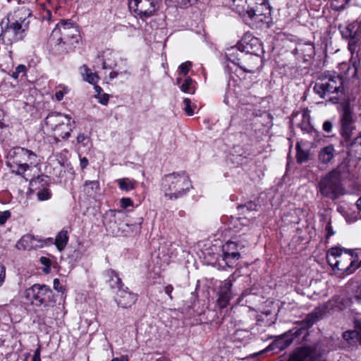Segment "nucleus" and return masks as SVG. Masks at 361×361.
<instances>
[{
  "label": "nucleus",
  "mask_w": 361,
  "mask_h": 361,
  "mask_svg": "<svg viewBox=\"0 0 361 361\" xmlns=\"http://www.w3.org/2000/svg\"><path fill=\"white\" fill-rule=\"evenodd\" d=\"M328 309L327 304H324L314 308L310 313L307 314L305 317L299 322L300 327L299 329L291 330L288 333L283 334L282 336L273 342L269 348L271 350L279 349L283 350L290 345L294 339L303 335V339L308 336V329L312 327L314 324L321 320Z\"/></svg>",
  "instance_id": "1"
},
{
  "label": "nucleus",
  "mask_w": 361,
  "mask_h": 361,
  "mask_svg": "<svg viewBox=\"0 0 361 361\" xmlns=\"http://www.w3.org/2000/svg\"><path fill=\"white\" fill-rule=\"evenodd\" d=\"M317 194L331 200H336L346 193L341 166L322 175L316 185Z\"/></svg>",
  "instance_id": "2"
},
{
  "label": "nucleus",
  "mask_w": 361,
  "mask_h": 361,
  "mask_svg": "<svg viewBox=\"0 0 361 361\" xmlns=\"http://www.w3.org/2000/svg\"><path fill=\"white\" fill-rule=\"evenodd\" d=\"M80 36L78 27L69 21H61L52 31L50 41L57 47L59 52H68L79 43Z\"/></svg>",
  "instance_id": "3"
},
{
  "label": "nucleus",
  "mask_w": 361,
  "mask_h": 361,
  "mask_svg": "<svg viewBox=\"0 0 361 361\" xmlns=\"http://www.w3.org/2000/svg\"><path fill=\"white\" fill-rule=\"evenodd\" d=\"M161 185L164 196L170 200L182 197L192 188L191 181L185 172H173L165 175Z\"/></svg>",
  "instance_id": "4"
},
{
  "label": "nucleus",
  "mask_w": 361,
  "mask_h": 361,
  "mask_svg": "<svg viewBox=\"0 0 361 361\" xmlns=\"http://www.w3.org/2000/svg\"><path fill=\"white\" fill-rule=\"evenodd\" d=\"M37 156L30 150L23 147L11 149L7 155L6 165L13 173L23 174L30 166L36 164Z\"/></svg>",
  "instance_id": "5"
},
{
  "label": "nucleus",
  "mask_w": 361,
  "mask_h": 361,
  "mask_svg": "<svg viewBox=\"0 0 361 361\" xmlns=\"http://www.w3.org/2000/svg\"><path fill=\"white\" fill-rule=\"evenodd\" d=\"M329 264L334 269L347 274L353 273L359 267L353 255L348 251L339 248H331L327 254Z\"/></svg>",
  "instance_id": "6"
},
{
  "label": "nucleus",
  "mask_w": 361,
  "mask_h": 361,
  "mask_svg": "<svg viewBox=\"0 0 361 361\" xmlns=\"http://www.w3.org/2000/svg\"><path fill=\"white\" fill-rule=\"evenodd\" d=\"M233 2V9L243 17L246 16L250 19L255 17L267 15L263 13L264 7L268 11L267 14H270L269 6L266 0H231Z\"/></svg>",
  "instance_id": "7"
},
{
  "label": "nucleus",
  "mask_w": 361,
  "mask_h": 361,
  "mask_svg": "<svg viewBox=\"0 0 361 361\" xmlns=\"http://www.w3.org/2000/svg\"><path fill=\"white\" fill-rule=\"evenodd\" d=\"M25 295L32 303L35 302L37 305L47 307L49 305V303L55 302L51 289L44 284H34L30 288L26 289Z\"/></svg>",
  "instance_id": "8"
},
{
  "label": "nucleus",
  "mask_w": 361,
  "mask_h": 361,
  "mask_svg": "<svg viewBox=\"0 0 361 361\" xmlns=\"http://www.w3.org/2000/svg\"><path fill=\"white\" fill-rule=\"evenodd\" d=\"M343 79L339 75H325L319 78L314 87V92L322 98L338 92L342 87Z\"/></svg>",
  "instance_id": "9"
},
{
  "label": "nucleus",
  "mask_w": 361,
  "mask_h": 361,
  "mask_svg": "<svg viewBox=\"0 0 361 361\" xmlns=\"http://www.w3.org/2000/svg\"><path fill=\"white\" fill-rule=\"evenodd\" d=\"M326 350L321 343L314 346H304L298 348L288 361H318Z\"/></svg>",
  "instance_id": "10"
},
{
  "label": "nucleus",
  "mask_w": 361,
  "mask_h": 361,
  "mask_svg": "<svg viewBox=\"0 0 361 361\" xmlns=\"http://www.w3.org/2000/svg\"><path fill=\"white\" fill-rule=\"evenodd\" d=\"M1 27V37L3 40L12 43L22 39V33L25 30L23 25H19L18 23L12 21L9 17L2 20Z\"/></svg>",
  "instance_id": "11"
},
{
  "label": "nucleus",
  "mask_w": 361,
  "mask_h": 361,
  "mask_svg": "<svg viewBox=\"0 0 361 361\" xmlns=\"http://www.w3.org/2000/svg\"><path fill=\"white\" fill-rule=\"evenodd\" d=\"M159 0H130L129 8L141 18L151 16L158 7Z\"/></svg>",
  "instance_id": "12"
},
{
  "label": "nucleus",
  "mask_w": 361,
  "mask_h": 361,
  "mask_svg": "<svg viewBox=\"0 0 361 361\" xmlns=\"http://www.w3.org/2000/svg\"><path fill=\"white\" fill-rule=\"evenodd\" d=\"M342 36L349 39L348 47L351 51L355 49L356 44L361 41V22H355L345 27L339 26Z\"/></svg>",
  "instance_id": "13"
},
{
  "label": "nucleus",
  "mask_w": 361,
  "mask_h": 361,
  "mask_svg": "<svg viewBox=\"0 0 361 361\" xmlns=\"http://www.w3.org/2000/svg\"><path fill=\"white\" fill-rule=\"evenodd\" d=\"M232 285L233 283L230 280L225 281L220 285L218 292V299L216 300V305L220 309L226 307L233 297L231 291Z\"/></svg>",
  "instance_id": "14"
},
{
  "label": "nucleus",
  "mask_w": 361,
  "mask_h": 361,
  "mask_svg": "<svg viewBox=\"0 0 361 361\" xmlns=\"http://www.w3.org/2000/svg\"><path fill=\"white\" fill-rule=\"evenodd\" d=\"M71 120V117L68 115L59 112H51L46 117L45 124L53 132L54 130H59L60 132V130L58 128L61 126L64 122L70 121Z\"/></svg>",
  "instance_id": "15"
},
{
  "label": "nucleus",
  "mask_w": 361,
  "mask_h": 361,
  "mask_svg": "<svg viewBox=\"0 0 361 361\" xmlns=\"http://www.w3.org/2000/svg\"><path fill=\"white\" fill-rule=\"evenodd\" d=\"M137 300V295L126 289L118 290L116 301L118 306L127 308L133 305Z\"/></svg>",
  "instance_id": "16"
},
{
  "label": "nucleus",
  "mask_w": 361,
  "mask_h": 361,
  "mask_svg": "<svg viewBox=\"0 0 361 361\" xmlns=\"http://www.w3.org/2000/svg\"><path fill=\"white\" fill-rule=\"evenodd\" d=\"M31 16V11L25 6H23L16 10L13 14L9 15L8 17L13 21L19 24V25H23V29H26L28 27L29 21L27 18Z\"/></svg>",
  "instance_id": "17"
},
{
  "label": "nucleus",
  "mask_w": 361,
  "mask_h": 361,
  "mask_svg": "<svg viewBox=\"0 0 361 361\" xmlns=\"http://www.w3.org/2000/svg\"><path fill=\"white\" fill-rule=\"evenodd\" d=\"M338 152L333 145H326L319 150L318 153V161L320 164H328L331 163Z\"/></svg>",
  "instance_id": "18"
},
{
  "label": "nucleus",
  "mask_w": 361,
  "mask_h": 361,
  "mask_svg": "<svg viewBox=\"0 0 361 361\" xmlns=\"http://www.w3.org/2000/svg\"><path fill=\"white\" fill-rule=\"evenodd\" d=\"M35 236L27 234L23 235L16 243V247L18 250H30L37 247V242H39Z\"/></svg>",
  "instance_id": "19"
},
{
  "label": "nucleus",
  "mask_w": 361,
  "mask_h": 361,
  "mask_svg": "<svg viewBox=\"0 0 361 361\" xmlns=\"http://www.w3.org/2000/svg\"><path fill=\"white\" fill-rule=\"evenodd\" d=\"M75 128V121L73 120H71L70 121H66L63 124L59 127L58 128L60 130H54V135L62 139H68L71 135V132Z\"/></svg>",
  "instance_id": "20"
},
{
  "label": "nucleus",
  "mask_w": 361,
  "mask_h": 361,
  "mask_svg": "<svg viewBox=\"0 0 361 361\" xmlns=\"http://www.w3.org/2000/svg\"><path fill=\"white\" fill-rule=\"evenodd\" d=\"M99 189V183L97 180H87L83 185V192L90 197H94Z\"/></svg>",
  "instance_id": "21"
},
{
  "label": "nucleus",
  "mask_w": 361,
  "mask_h": 361,
  "mask_svg": "<svg viewBox=\"0 0 361 361\" xmlns=\"http://www.w3.org/2000/svg\"><path fill=\"white\" fill-rule=\"evenodd\" d=\"M106 276L109 277V283L112 288H122L123 283L118 274L113 269H109L106 271Z\"/></svg>",
  "instance_id": "22"
},
{
  "label": "nucleus",
  "mask_w": 361,
  "mask_h": 361,
  "mask_svg": "<svg viewBox=\"0 0 361 361\" xmlns=\"http://www.w3.org/2000/svg\"><path fill=\"white\" fill-rule=\"evenodd\" d=\"M349 151L355 158L361 159V135L356 137L350 144Z\"/></svg>",
  "instance_id": "23"
},
{
  "label": "nucleus",
  "mask_w": 361,
  "mask_h": 361,
  "mask_svg": "<svg viewBox=\"0 0 361 361\" xmlns=\"http://www.w3.org/2000/svg\"><path fill=\"white\" fill-rule=\"evenodd\" d=\"M68 241V233L66 231H61L55 238V245L59 251H62Z\"/></svg>",
  "instance_id": "24"
},
{
  "label": "nucleus",
  "mask_w": 361,
  "mask_h": 361,
  "mask_svg": "<svg viewBox=\"0 0 361 361\" xmlns=\"http://www.w3.org/2000/svg\"><path fill=\"white\" fill-rule=\"evenodd\" d=\"M243 249V246H239L235 242L228 241L222 247V251L224 254H240V251Z\"/></svg>",
  "instance_id": "25"
},
{
  "label": "nucleus",
  "mask_w": 361,
  "mask_h": 361,
  "mask_svg": "<svg viewBox=\"0 0 361 361\" xmlns=\"http://www.w3.org/2000/svg\"><path fill=\"white\" fill-rule=\"evenodd\" d=\"M81 74L83 79L90 84H96L98 81L97 75L92 73L89 68L85 65H83L81 68Z\"/></svg>",
  "instance_id": "26"
},
{
  "label": "nucleus",
  "mask_w": 361,
  "mask_h": 361,
  "mask_svg": "<svg viewBox=\"0 0 361 361\" xmlns=\"http://www.w3.org/2000/svg\"><path fill=\"white\" fill-rule=\"evenodd\" d=\"M341 123H353V110L348 103H345L343 106Z\"/></svg>",
  "instance_id": "27"
},
{
  "label": "nucleus",
  "mask_w": 361,
  "mask_h": 361,
  "mask_svg": "<svg viewBox=\"0 0 361 361\" xmlns=\"http://www.w3.org/2000/svg\"><path fill=\"white\" fill-rule=\"evenodd\" d=\"M296 159L297 161L300 164L305 162L308 161L310 157V152L307 149H303L301 147L300 143L299 142L296 144Z\"/></svg>",
  "instance_id": "28"
},
{
  "label": "nucleus",
  "mask_w": 361,
  "mask_h": 361,
  "mask_svg": "<svg viewBox=\"0 0 361 361\" xmlns=\"http://www.w3.org/2000/svg\"><path fill=\"white\" fill-rule=\"evenodd\" d=\"M197 1V0H165L168 5L180 8L191 6L196 3Z\"/></svg>",
  "instance_id": "29"
},
{
  "label": "nucleus",
  "mask_w": 361,
  "mask_h": 361,
  "mask_svg": "<svg viewBox=\"0 0 361 361\" xmlns=\"http://www.w3.org/2000/svg\"><path fill=\"white\" fill-rule=\"evenodd\" d=\"M119 188L122 190L129 191L135 187L136 182L129 178H121L117 180Z\"/></svg>",
  "instance_id": "30"
},
{
  "label": "nucleus",
  "mask_w": 361,
  "mask_h": 361,
  "mask_svg": "<svg viewBox=\"0 0 361 361\" xmlns=\"http://www.w3.org/2000/svg\"><path fill=\"white\" fill-rule=\"evenodd\" d=\"M180 90L185 93L194 94L195 89L193 80L190 77L186 78L180 85Z\"/></svg>",
  "instance_id": "31"
},
{
  "label": "nucleus",
  "mask_w": 361,
  "mask_h": 361,
  "mask_svg": "<svg viewBox=\"0 0 361 361\" xmlns=\"http://www.w3.org/2000/svg\"><path fill=\"white\" fill-rule=\"evenodd\" d=\"M341 133L345 140H348L354 129L353 123H341Z\"/></svg>",
  "instance_id": "32"
},
{
  "label": "nucleus",
  "mask_w": 361,
  "mask_h": 361,
  "mask_svg": "<svg viewBox=\"0 0 361 361\" xmlns=\"http://www.w3.org/2000/svg\"><path fill=\"white\" fill-rule=\"evenodd\" d=\"M240 258V254H224L223 253V260L225 262L226 264L232 267L235 265V262Z\"/></svg>",
  "instance_id": "33"
},
{
  "label": "nucleus",
  "mask_w": 361,
  "mask_h": 361,
  "mask_svg": "<svg viewBox=\"0 0 361 361\" xmlns=\"http://www.w3.org/2000/svg\"><path fill=\"white\" fill-rule=\"evenodd\" d=\"M297 50L305 54V56L312 57L314 54V47L311 43L300 45Z\"/></svg>",
  "instance_id": "34"
},
{
  "label": "nucleus",
  "mask_w": 361,
  "mask_h": 361,
  "mask_svg": "<svg viewBox=\"0 0 361 361\" xmlns=\"http://www.w3.org/2000/svg\"><path fill=\"white\" fill-rule=\"evenodd\" d=\"M350 0H332L331 8L335 11H342L348 4Z\"/></svg>",
  "instance_id": "35"
},
{
  "label": "nucleus",
  "mask_w": 361,
  "mask_h": 361,
  "mask_svg": "<svg viewBox=\"0 0 361 361\" xmlns=\"http://www.w3.org/2000/svg\"><path fill=\"white\" fill-rule=\"evenodd\" d=\"M343 338L350 341L351 340L357 339V322L355 323V329L352 331H346L343 334Z\"/></svg>",
  "instance_id": "36"
},
{
  "label": "nucleus",
  "mask_w": 361,
  "mask_h": 361,
  "mask_svg": "<svg viewBox=\"0 0 361 361\" xmlns=\"http://www.w3.org/2000/svg\"><path fill=\"white\" fill-rule=\"evenodd\" d=\"M37 196L39 200L44 201L49 200L51 197V193L48 188H42L39 190V191L37 192Z\"/></svg>",
  "instance_id": "37"
},
{
  "label": "nucleus",
  "mask_w": 361,
  "mask_h": 361,
  "mask_svg": "<svg viewBox=\"0 0 361 361\" xmlns=\"http://www.w3.org/2000/svg\"><path fill=\"white\" fill-rule=\"evenodd\" d=\"M26 71V67L24 65H19L16 68L15 71L12 74V77L18 80L20 77H23L25 75Z\"/></svg>",
  "instance_id": "38"
},
{
  "label": "nucleus",
  "mask_w": 361,
  "mask_h": 361,
  "mask_svg": "<svg viewBox=\"0 0 361 361\" xmlns=\"http://www.w3.org/2000/svg\"><path fill=\"white\" fill-rule=\"evenodd\" d=\"M183 104L185 105L184 110L187 113L188 115L192 116L194 114L193 109L191 106V101L188 98H185L183 100Z\"/></svg>",
  "instance_id": "39"
},
{
  "label": "nucleus",
  "mask_w": 361,
  "mask_h": 361,
  "mask_svg": "<svg viewBox=\"0 0 361 361\" xmlns=\"http://www.w3.org/2000/svg\"><path fill=\"white\" fill-rule=\"evenodd\" d=\"M191 66H192V63L190 61H186L180 65L179 71L181 73H183L184 75H185L189 72Z\"/></svg>",
  "instance_id": "40"
},
{
  "label": "nucleus",
  "mask_w": 361,
  "mask_h": 361,
  "mask_svg": "<svg viewBox=\"0 0 361 361\" xmlns=\"http://www.w3.org/2000/svg\"><path fill=\"white\" fill-rule=\"evenodd\" d=\"M68 92V89L66 87H63L61 90H59L55 93V97L57 101L63 99L65 94Z\"/></svg>",
  "instance_id": "41"
},
{
  "label": "nucleus",
  "mask_w": 361,
  "mask_h": 361,
  "mask_svg": "<svg viewBox=\"0 0 361 361\" xmlns=\"http://www.w3.org/2000/svg\"><path fill=\"white\" fill-rule=\"evenodd\" d=\"M11 212L9 211H4L0 212V225H3L10 218Z\"/></svg>",
  "instance_id": "42"
},
{
  "label": "nucleus",
  "mask_w": 361,
  "mask_h": 361,
  "mask_svg": "<svg viewBox=\"0 0 361 361\" xmlns=\"http://www.w3.org/2000/svg\"><path fill=\"white\" fill-rule=\"evenodd\" d=\"M120 204H121V207L123 209H126L128 207L131 206L133 204V201L130 198L123 197L120 200Z\"/></svg>",
  "instance_id": "43"
},
{
  "label": "nucleus",
  "mask_w": 361,
  "mask_h": 361,
  "mask_svg": "<svg viewBox=\"0 0 361 361\" xmlns=\"http://www.w3.org/2000/svg\"><path fill=\"white\" fill-rule=\"evenodd\" d=\"M97 98L98 99L100 104L106 105L109 99V96L108 94L104 93L97 96Z\"/></svg>",
  "instance_id": "44"
},
{
  "label": "nucleus",
  "mask_w": 361,
  "mask_h": 361,
  "mask_svg": "<svg viewBox=\"0 0 361 361\" xmlns=\"http://www.w3.org/2000/svg\"><path fill=\"white\" fill-rule=\"evenodd\" d=\"M54 288L59 292L63 293L64 291L63 287L61 285L60 281L55 279L53 281Z\"/></svg>",
  "instance_id": "45"
},
{
  "label": "nucleus",
  "mask_w": 361,
  "mask_h": 361,
  "mask_svg": "<svg viewBox=\"0 0 361 361\" xmlns=\"http://www.w3.org/2000/svg\"><path fill=\"white\" fill-rule=\"evenodd\" d=\"M300 128L302 131H305L307 133H310L313 131L312 128L310 125L309 122H305L300 124Z\"/></svg>",
  "instance_id": "46"
},
{
  "label": "nucleus",
  "mask_w": 361,
  "mask_h": 361,
  "mask_svg": "<svg viewBox=\"0 0 361 361\" xmlns=\"http://www.w3.org/2000/svg\"><path fill=\"white\" fill-rule=\"evenodd\" d=\"M6 278V269L4 266L0 264V287L2 286Z\"/></svg>",
  "instance_id": "47"
},
{
  "label": "nucleus",
  "mask_w": 361,
  "mask_h": 361,
  "mask_svg": "<svg viewBox=\"0 0 361 361\" xmlns=\"http://www.w3.org/2000/svg\"><path fill=\"white\" fill-rule=\"evenodd\" d=\"M333 124L330 121H326L323 123L322 128L326 133H330L332 130Z\"/></svg>",
  "instance_id": "48"
},
{
  "label": "nucleus",
  "mask_w": 361,
  "mask_h": 361,
  "mask_svg": "<svg viewBox=\"0 0 361 361\" xmlns=\"http://www.w3.org/2000/svg\"><path fill=\"white\" fill-rule=\"evenodd\" d=\"M240 61V59H237V61H233V62L235 64H237L240 68H242L245 72H249V73L253 72V70L250 69V68L245 67V66H243Z\"/></svg>",
  "instance_id": "49"
},
{
  "label": "nucleus",
  "mask_w": 361,
  "mask_h": 361,
  "mask_svg": "<svg viewBox=\"0 0 361 361\" xmlns=\"http://www.w3.org/2000/svg\"><path fill=\"white\" fill-rule=\"evenodd\" d=\"M32 361H41L40 360V348L36 349L32 357Z\"/></svg>",
  "instance_id": "50"
},
{
  "label": "nucleus",
  "mask_w": 361,
  "mask_h": 361,
  "mask_svg": "<svg viewBox=\"0 0 361 361\" xmlns=\"http://www.w3.org/2000/svg\"><path fill=\"white\" fill-rule=\"evenodd\" d=\"M173 290V288L171 285H168L165 287L164 290L165 293L169 296L171 299H172L171 293Z\"/></svg>",
  "instance_id": "51"
},
{
  "label": "nucleus",
  "mask_w": 361,
  "mask_h": 361,
  "mask_svg": "<svg viewBox=\"0 0 361 361\" xmlns=\"http://www.w3.org/2000/svg\"><path fill=\"white\" fill-rule=\"evenodd\" d=\"M142 221H143L142 217H138L136 219V221H135V222L133 224H131V225L137 226L138 229H140Z\"/></svg>",
  "instance_id": "52"
},
{
  "label": "nucleus",
  "mask_w": 361,
  "mask_h": 361,
  "mask_svg": "<svg viewBox=\"0 0 361 361\" xmlns=\"http://www.w3.org/2000/svg\"><path fill=\"white\" fill-rule=\"evenodd\" d=\"M80 167L82 169H84L85 168H86L88 164V160L86 157L81 158L80 160Z\"/></svg>",
  "instance_id": "53"
},
{
  "label": "nucleus",
  "mask_w": 361,
  "mask_h": 361,
  "mask_svg": "<svg viewBox=\"0 0 361 361\" xmlns=\"http://www.w3.org/2000/svg\"><path fill=\"white\" fill-rule=\"evenodd\" d=\"M357 340L361 343V323L357 321Z\"/></svg>",
  "instance_id": "54"
},
{
  "label": "nucleus",
  "mask_w": 361,
  "mask_h": 361,
  "mask_svg": "<svg viewBox=\"0 0 361 361\" xmlns=\"http://www.w3.org/2000/svg\"><path fill=\"white\" fill-rule=\"evenodd\" d=\"M43 179L40 177H37L36 179L32 180L30 182V185L33 187V186H35L37 185H38L41 181H42Z\"/></svg>",
  "instance_id": "55"
},
{
  "label": "nucleus",
  "mask_w": 361,
  "mask_h": 361,
  "mask_svg": "<svg viewBox=\"0 0 361 361\" xmlns=\"http://www.w3.org/2000/svg\"><path fill=\"white\" fill-rule=\"evenodd\" d=\"M326 231H327V232H328L327 235H326V237H327V238H329V236H331V235H333V234H334V232H333V231H332V229H331V227L330 223H329V224H327V226H326Z\"/></svg>",
  "instance_id": "56"
},
{
  "label": "nucleus",
  "mask_w": 361,
  "mask_h": 361,
  "mask_svg": "<svg viewBox=\"0 0 361 361\" xmlns=\"http://www.w3.org/2000/svg\"><path fill=\"white\" fill-rule=\"evenodd\" d=\"M111 361H128V358L127 356H122L121 357H115Z\"/></svg>",
  "instance_id": "57"
},
{
  "label": "nucleus",
  "mask_w": 361,
  "mask_h": 361,
  "mask_svg": "<svg viewBox=\"0 0 361 361\" xmlns=\"http://www.w3.org/2000/svg\"><path fill=\"white\" fill-rule=\"evenodd\" d=\"M85 140V136L84 134H79L77 137V142H82Z\"/></svg>",
  "instance_id": "58"
},
{
  "label": "nucleus",
  "mask_w": 361,
  "mask_h": 361,
  "mask_svg": "<svg viewBox=\"0 0 361 361\" xmlns=\"http://www.w3.org/2000/svg\"><path fill=\"white\" fill-rule=\"evenodd\" d=\"M356 297L357 299L361 300V284L358 286L356 291Z\"/></svg>",
  "instance_id": "59"
},
{
  "label": "nucleus",
  "mask_w": 361,
  "mask_h": 361,
  "mask_svg": "<svg viewBox=\"0 0 361 361\" xmlns=\"http://www.w3.org/2000/svg\"><path fill=\"white\" fill-rule=\"evenodd\" d=\"M118 75V71H112L110 73L109 77H110V78L114 79V78H116Z\"/></svg>",
  "instance_id": "60"
},
{
  "label": "nucleus",
  "mask_w": 361,
  "mask_h": 361,
  "mask_svg": "<svg viewBox=\"0 0 361 361\" xmlns=\"http://www.w3.org/2000/svg\"><path fill=\"white\" fill-rule=\"evenodd\" d=\"M116 213H118V214H121L122 212L121 211H118V212H116V211H112V210H110L109 211V214H106V215H109L110 214L111 217H115L116 216Z\"/></svg>",
  "instance_id": "61"
},
{
  "label": "nucleus",
  "mask_w": 361,
  "mask_h": 361,
  "mask_svg": "<svg viewBox=\"0 0 361 361\" xmlns=\"http://www.w3.org/2000/svg\"><path fill=\"white\" fill-rule=\"evenodd\" d=\"M94 90H95V92L97 93V96H99V94H101L102 90L99 86L95 85Z\"/></svg>",
  "instance_id": "62"
},
{
  "label": "nucleus",
  "mask_w": 361,
  "mask_h": 361,
  "mask_svg": "<svg viewBox=\"0 0 361 361\" xmlns=\"http://www.w3.org/2000/svg\"><path fill=\"white\" fill-rule=\"evenodd\" d=\"M156 361H170V360L166 357H161L158 358Z\"/></svg>",
  "instance_id": "63"
},
{
  "label": "nucleus",
  "mask_w": 361,
  "mask_h": 361,
  "mask_svg": "<svg viewBox=\"0 0 361 361\" xmlns=\"http://www.w3.org/2000/svg\"><path fill=\"white\" fill-rule=\"evenodd\" d=\"M245 56H247V58L248 59H255V58H256V56H252V55H247V54H245Z\"/></svg>",
  "instance_id": "64"
}]
</instances>
